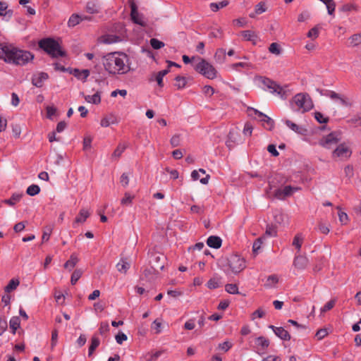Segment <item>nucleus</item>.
<instances>
[{
	"instance_id": "1",
	"label": "nucleus",
	"mask_w": 361,
	"mask_h": 361,
	"mask_svg": "<svg viewBox=\"0 0 361 361\" xmlns=\"http://www.w3.org/2000/svg\"><path fill=\"white\" fill-rule=\"evenodd\" d=\"M102 63L110 75H123L130 70L128 56L121 52L107 54L103 57Z\"/></svg>"
},
{
	"instance_id": "2",
	"label": "nucleus",
	"mask_w": 361,
	"mask_h": 361,
	"mask_svg": "<svg viewBox=\"0 0 361 361\" xmlns=\"http://www.w3.org/2000/svg\"><path fill=\"white\" fill-rule=\"evenodd\" d=\"M0 59L6 63L24 66L34 59V55L11 44L0 43Z\"/></svg>"
},
{
	"instance_id": "3",
	"label": "nucleus",
	"mask_w": 361,
	"mask_h": 361,
	"mask_svg": "<svg viewBox=\"0 0 361 361\" xmlns=\"http://www.w3.org/2000/svg\"><path fill=\"white\" fill-rule=\"evenodd\" d=\"M291 108L294 111L305 113L313 108L312 101L306 93H298L295 94L290 101Z\"/></svg>"
},
{
	"instance_id": "4",
	"label": "nucleus",
	"mask_w": 361,
	"mask_h": 361,
	"mask_svg": "<svg viewBox=\"0 0 361 361\" xmlns=\"http://www.w3.org/2000/svg\"><path fill=\"white\" fill-rule=\"evenodd\" d=\"M39 47L54 58L65 55V52L61 49L59 42L51 38L41 39L39 42Z\"/></svg>"
},
{
	"instance_id": "5",
	"label": "nucleus",
	"mask_w": 361,
	"mask_h": 361,
	"mask_svg": "<svg viewBox=\"0 0 361 361\" xmlns=\"http://www.w3.org/2000/svg\"><path fill=\"white\" fill-rule=\"evenodd\" d=\"M256 81L262 85L264 90H267L273 94L276 93L282 99L286 98L284 89L274 81L262 76L257 77Z\"/></svg>"
},
{
	"instance_id": "6",
	"label": "nucleus",
	"mask_w": 361,
	"mask_h": 361,
	"mask_svg": "<svg viewBox=\"0 0 361 361\" xmlns=\"http://www.w3.org/2000/svg\"><path fill=\"white\" fill-rule=\"evenodd\" d=\"M195 70L208 79H214L216 77L217 71L215 68L203 59L195 64Z\"/></svg>"
},
{
	"instance_id": "7",
	"label": "nucleus",
	"mask_w": 361,
	"mask_h": 361,
	"mask_svg": "<svg viewBox=\"0 0 361 361\" xmlns=\"http://www.w3.org/2000/svg\"><path fill=\"white\" fill-rule=\"evenodd\" d=\"M249 114L252 116V112L256 116V118H257L262 123V126L267 130H271L274 128V122L273 119L267 116L266 114L259 111L258 110L254 108L248 109Z\"/></svg>"
},
{
	"instance_id": "8",
	"label": "nucleus",
	"mask_w": 361,
	"mask_h": 361,
	"mask_svg": "<svg viewBox=\"0 0 361 361\" xmlns=\"http://www.w3.org/2000/svg\"><path fill=\"white\" fill-rule=\"evenodd\" d=\"M228 265L232 272L238 274L242 271L246 267L244 259L239 255H231L228 259Z\"/></svg>"
},
{
	"instance_id": "9",
	"label": "nucleus",
	"mask_w": 361,
	"mask_h": 361,
	"mask_svg": "<svg viewBox=\"0 0 361 361\" xmlns=\"http://www.w3.org/2000/svg\"><path fill=\"white\" fill-rule=\"evenodd\" d=\"M130 18L133 22L142 27L147 26L143 15L137 11V6L133 1H130Z\"/></svg>"
},
{
	"instance_id": "10",
	"label": "nucleus",
	"mask_w": 361,
	"mask_h": 361,
	"mask_svg": "<svg viewBox=\"0 0 361 361\" xmlns=\"http://www.w3.org/2000/svg\"><path fill=\"white\" fill-rule=\"evenodd\" d=\"M340 140L337 133H331L319 140V145L326 149H331L336 145Z\"/></svg>"
},
{
	"instance_id": "11",
	"label": "nucleus",
	"mask_w": 361,
	"mask_h": 361,
	"mask_svg": "<svg viewBox=\"0 0 361 361\" xmlns=\"http://www.w3.org/2000/svg\"><path fill=\"white\" fill-rule=\"evenodd\" d=\"M299 188L286 185L283 188H279L274 191V197L279 200H285L291 196L295 192L298 191Z\"/></svg>"
},
{
	"instance_id": "12",
	"label": "nucleus",
	"mask_w": 361,
	"mask_h": 361,
	"mask_svg": "<svg viewBox=\"0 0 361 361\" xmlns=\"http://www.w3.org/2000/svg\"><path fill=\"white\" fill-rule=\"evenodd\" d=\"M350 155L351 151L350 148L344 144L339 145L332 153L334 158L338 157L341 159H348Z\"/></svg>"
},
{
	"instance_id": "13",
	"label": "nucleus",
	"mask_w": 361,
	"mask_h": 361,
	"mask_svg": "<svg viewBox=\"0 0 361 361\" xmlns=\"http://www.w3.org/2000/svg\"><path fill=\"white\" fill-rule=\"evenodd\" d=\"M49 78V75L44 72H37L33 74L32 77V84L37 87H41L44 85V82Z\"/></svg>"
},
{
	"instance_id": "14",
	"label": "nucleus",
	"mask_w": 361,
	"mask_h": 361,
	"mask_svg": "<svg viewBox=\"0 0 361 361\" xmlns=\"http://www.w3.org/2000/svg\"><path fill=\"white\" fill-rule=\"evenodd\" d=\"M255 343L258 352L264 351L269 345V341L264 336H259L255 338Z\"/></svg>"
},
{
	"instance_id": "15",
	"label": "nucleus",
	"mask_w": 361,
	"mask_h": 361,
	"mask_svg": "<svg viewBox=\"0 0 361 361\" xmlns=\"http://www.w3.org/2000/svg\"><path fill=\"white\" fill-rule=\"evenodd\" d=\"M269 328L271 329L274 334L279 337L281 339L284 341H289L290 336L288 332L282 327H275L273 325H270Z\"/></svg>"
},
{
	"instance_id": "16",
	"label": "nucleus",
	"mask_w": 361,
	"mask_h": 361,
	"mask_svg": "<svg viewBox=\"0 0 361 361\" xmlns=\"http://www.w3.org/2000/svg\"><path fill=\"white\" fill-rule=\"evenodd\" d=\"M308 264V259L302 255H297L293 260V265L298 269H304Z\"/></svg>"
},
{
	"instance_id": "17",
	"label": "nucleus",
	"mask_w": 361,
	"mask_h": 361,
	"mask_svg": "<svg viewBox=\"0 0 361 361\" xmlns=\"http://www.w3.org/2000/svg\"><path fill=\"white\" fill-rule=\"evenodd\" d=\"M274 221L275 223L281 225L283 226H286L289 224V218L288 215L276 211L274 214Z\"/></svg>"
},
{
	"instance_id": "18",
	"label": "nucleus",
	"mask_w": 361,
	"mask_h": 361,
	"mask_svg": "<svg viewBox=\"0 0 361 361\" xmlns=\"http://www.w3.org/2000/svg\"><path fill=\"white\" fill-rule=\"evenodd\" d=\"M239 134L235 130H231L228 135V140L226 141V145L229 149L234 147L235 144H238L240 142Z\"/></svg>"
},
{
	"instance_id": "19",
	"label": "nucleus",
	"mask_w": 361,
	"mask_h": 361,
	"mask_svg": "<svg viewBox=\"0 0 361 361\" xmlns=\"http://www.w3.org/2000/svg\"><path fill=\"white\" fill-rule=\"evenodd\" d=\"M13 11L8 9V4L6 2L0 1V16L5 18L6 20L11 18Z\"/></svg>"
},
{
	"instance_id": "20",
	"label": "nucleus",
	"mask_w": 361,
	"mask_h": 361,
	"mask_svg": "<svg viewBox=\"0 0 361 361\" xmlns=\"http://www.w3.org/2000/svg\"><path fill=\"white\" fill-rule=\"evenodd\" d=\"M222 240L218 236L212 235L207 238V244L209 247L218 249L221 246Z\"/></svg>"
},
{
	"instance_id": "21",
	"label": "nucleus",
	"mask_w": 361,
	"mask_h": 361,
	"mask_svg": "<svg viewBox=\"0 0 361 361\" xmlns=\"http://www.w3.org/2000/svg\"><path fill=\"white\" fill-rule=\"evenodd\" d=\"M130 267V264L127 261V259L124 258H121L116 264L117 270L122 274H126Z\"/></svg>"
},
{
	"instance_id": "22",
	"label": "nucleus",
	"mask_w": 361,
	"mask_h": 361,
	"mask_svg": "<svg viewBox=\"0 0 361 361\" xmlns=\"http://www.w3.org/2000/svg\"><path fill=\"white\" fill-rule=\"evenodd\" d=\"M100 8V5L96 1H89L86 5V11L91 14L99 13Z\"/></svg>"
},
{
	"instance_id": "23",
	"label": "nucleus",
	"mask_w": 361,
	"mask_h": 361,
	"mask_svg": "<svg viewBox=\"0 0 361 361\" xmlns=\"http://www.w3.org/2000/svg\"><path fill=\"white\" fill-rule=\"evenodd\" d=\"M222 286L221 279L218 276H214L209 280L207 286L209 289H216Z\"/></svg>"
},
{
	"instance_id": "24",
	"label": "nucleus",
	"mask_w": 361,
	"mask_h": 361,
	"mask_svg": "<svg viewBox=\"0 0 361 361\" xmlns=\"http://www.w3.org/2000/svg\"><path fill=\"white\" fill-rule=\"evenodd\" d=\"M79 259L75 254H72L70 259L64 264V268L72 270L78 262Z\"/></svg>"
},
{
	"instance_id": "25",
	"label": "nucleus",
	"mask_w": 361,
	"mask_h": 361,
	"mask_svg": "<svg viewBox=\"0 0 361 361\" xmlns=\"http://www.w3.org/2000/svg\"><path fill=\"white\" fill-rule=\"evenodd\" d=\"M84 98L88 103L98 104L101 102L100 92L98 91L93 95H85Z\"/></svg>"
},
{
	"instance_id": "26",
	"label": "nucleus",
	"mask_w": 361,
	"mask_h": 361,
	"mask_svg": "<svg viewBox=\"0 0 361 361\" xmlns=\"http://www.w3.org/2000/svg\"><path fill=\"white\" fill-rule=\"evenodd\" d=\"M267 8L264 2L261 1L255 6V12L250 14V18H255L256 15L262 14L267 11Z\"/></svg>"
},
{
	"instance_id": "27",
	"label": "nucleus",
	"mask_w": 361,
	"mask_h": 361,
	"mask_svg": "<svg viewBox=\"0 0 361 361\" xmlns=\"http://www.w3.org/2000/svg\"><path fill=\"white\" fill-rule=\"evenodd\" d=\"M285 123L289 128H290L293 131L297 133L303 134L306 131L305 128L298 126L297 124L289 120H286Z\"/></svg>"
},
{
	"instance_id": "28",
	"label": "nucleus",
	"mask_w": 361,
	"mask_h": 361,
	"mask_svg": "<svg viewBox=\"0 0 361 361\" xmlns=\"http://www.w3.org/2000/svg\"><path fill=\"white\" fill-rule=\"evenodd\" d=\"M74 75L80 80L85 81L87 77L90 75V71L87 69H84L80 71L78 69H75Z\"/></svg>"
},
{
	"instance_id": "29",
	"label": "nucleus",
	"mask_w": 361,
	"mask_h": 361,
	"mask_svg": "<svg viewBox=\"0 0 361 361\" xmlns=\"http://www.w3.org/2000/svg\"><path fill=\"white\" fill-rule=\"evenodd\" d=\"M89 216L90 213L88 212V211L85 209H82L80 211L78 216L75 218V223H83L86 221Z\"/></svg>"
},
{
	"instance_id": "30",
	"label": "nucleus",
	"mask_w": 361,
	"mask_h": 361,
	"mask_svg": "<svg viewBox=\"0 0 361 361\" xmlns=\"http://www.w3.org/2000/svg\"><path fill=\"white\" fill-rule=\"evenodd\" d=\"M81 21H82V17L78 14H73L69 18L68 21V25L69 27H75L78 25Z\"/></svg>"
},
{
	"instance_id": "31",
	"label": "nucleus",
	"mask_w": 361,
	"mask_h": 361,
	"mask_svg": "<svg viewBox=\"0 0 361 361\" xmlns=\"http://www.w3.org/2000/svg\"><path fill=\"white\" fill-rule=\"evenodd\" d=\"M214 59L217 63H222L226 59V50L220 48L215 53Z\"/></svg>"
},
{
	"instance_id": "32",
	"label": "nucleus",
	"mask_w": 361,
	"mask_h": 361,
	"mask_svg": "<svg viewBox=\"0 0 361 361\" xmlns=\"http://www.w3.org/2000/svg\"><path fill=\"white\" fill-rule=\"evenodd\" d=\"M228 1L224 0L218 3H211L209 7L211 10L214 12L218 11L220 8L226 7L228 4Z\"/></svg>"
},
{
	"instance_id": "33",
	"label": "nucleus",
	"mask_w": 361,
	"mask_h": 361,
	"mask_svg": "<svg viewBox=\"0 0 361 361\" xmlns=\"http://www.w3.org/2000/svg\"><path fill=\"white\" fill-rule=\"evenodd\" d=\"M127 147V145L120 143L112 154L113 159H118Z\"/></svg>"
},
{
	"instance_id": "34",
	"label": "nucleus",
	"mask_w": 361,
	"mask_h": 361,
	"mask_svg": "<svg viewBox=\"0 0 361 361\" xmlns=\"http://www.w3.org/2000/svg\"><path fill=\"white\" fill-rule=\"evenodd\" d=\"M278 282L279 279L276 275H270L267 277V281L264 283V286L267 288H271L274 287Z\"/></svg>"
},
{
	"instance_id": "35",
	"label": "nucleus",
	"mask_w": 361,
	"mask_h": 361,
	"mask_svg": "<svg viewBox=\"0 0 361 361\" xmlns=\"http://www.w3.org/2000/svg\"><path fill=\"white\" fill-rule=\"evenodd\" d=\"M324 3L327 8L328 13L333 15L336 9V3L334 0H321Z\"/></svg>"
},
{
	"instance_id": "36",
	"label": "nucleus",
	"mask_w": 361,
	"mask_h": 361,
	"mask_svg": "<svg viewBox=\"0 0 361 361\" xmlns=\"http://www.w3.org/2000/svg\"><path fill=\"white\" fill-rule=\"evenodd\" d=\"M240 35L246 41H255L257 39V35L251 30L242 31Z\"/></svg>"
},
{
	"instance_id": "37",
	"label": "nucleus",
	"mask_w": 361,
	"mask_h": 361,
	"mask_svg": "<svg viewBox=\"0 0 361 361\" xmlns=\"http://www.w3.org/2000/svg\"><path fill=\"white\" fill-rule=\"evenodd\" d=\"M100 341L98 337L94 336L91 339V344L89 348L88 355L90 356L94 350L99 345Z\"/></svg>"
},
{
	"instance_id": "38",
	"label": "nucleus",
	"mask_w": 361,
	"mask_h": 361,
	"mask_svg": "<svg viewBox=\"0 0 361 361\" xmlns=\"http://www.w3.org/2000/svg\"><path fill=\"white\" fill-rule=\"evenodd\" d=\"M303 243V237L302 234L298 233L297 234L293 240V245L295 247V248L298 250V252H299L301 249L302 244Z\"/></svg>"
},
{
	"instance_id": "39",
	"label": "nucleus",
	"mask_w": 361,
	"mask_h": 361,
	"mask_svg": "<svg viewBox=\"0 0 361 361\" xmlns=\"http://www.w3.org/2000/svg\"><path fill=\"white\" fill-rule=\"evenodd\" d=\"M10 328L12 329L13 334H16V330L20 326V319L18 317H13L10 319Z\"/></svg>"
},
{
	"instance_id": "40",
	"label": "nucleus",
	"mask_w": 361,
	"mask_h": 361,
	"mask_svg": "<svg viewBox=\"0 0 361 361\" xmlns=\"http://www.w3.org/2000/svg\"><path fill=\"white\" fill-rule=\"evenodd\" d=\"M341 11L343 12L357 11L358 6L354 3H349L342 6Z\"/></svg>"
},
{
	"instance_id": "41",
	"label": "nucleus",
	"mask_w": 361,
	"mask_h": 361,
	"mask_svg": "<svg viewBox=\"0 0 361 361\" xmlns=\"http://www.w3.org/2000/svg\"><path fill=\"white\" fill-rule=\"evenodd\" d=\"M23 195L19 193L13 194L10 199L6 200L4 202L10 206L14 205L17 202L20 201Z\"/></svg>"
},
{
	"instance_id": "42",
	"label": "nucleus",
	"mask_w": 361,
	"mask_h": 361,
	"mask_svg": "<svg viewBox=\"0 0 361 361\" xmlns=\"http://www.w3.org/2000/svg\"><path fill=\"white\" fill-rule=\"evenodd\" d=\"M116 123V119H115V118H114L113 116H105V117H104V118L101 120L100 125H101L102 127H108V126H109L111 124H113V123Z\"/></svg>"
},
{
	"instance_id": "43",
	"label": "nucleus",
	"mask_w": 361,
	"mask_h": 361,
	"mask_svg": "<svg viewBox=\"0 0 361 361\" xmlns=\"http://www.w3.org/2000/svg\"><path fill=\"white\" fill-rule=\"evenodd\" d=\"M186 83H187V80H186V78L185 77L177 76L175 78V84H174V85L178 89H183V88H184L185 87V85H186Z\"/></svg>"
},
{
	"instance_id": "44",
	"label": "nucleus",
	"mask_w": 361,
	"mask_h": 361,
	"mask_svg": "<svg viewBox=\"0 0 361 361\" xmlns=\"http://www.w3.org/2000/svg\"><path fill=\"white\" fill-rule=\"evenodd\" d=\"M19 283L20 282L18 279H11L8 284L5 287V291L7 293L11 292L18 287Z\"/></svg>"
},
{
	"instance_id": "45",
	"label": "nucleus",
	"mask_w": 361,
	"mask_h": 361,
	"mask_svg": "<svg viewBox=\"0 0 361 361\" xmlns=\"http://www.w3.org/2000/svg\"><path fill=\"white\" fill-rule=\"evenodd\" d=\"M351 46L355 47L361 44V34H355L349 38Z\"/></svg>"
},
{
	"instance_id": "46",
	"label": "nucleus",
	"mask_w": 361,
	"mask_h": 361,
	"mask_svg": "<svg viewBox=\"0 0 361 361\" xmlns=\"http://www.w3.org/2000/svg\"><path fill=\"white\" fill-rule=\"evenodd\" d=\"M40 192V188L37 185H30L26 190L27 195L30 196H34L37 195Z\"/></svg>"
},
{
	"instance_id": "47",
	"label": "nucleus",
	"mask_w": 361,
	"mask_h": 361,
	"mask_svg": "<svg viewBox=\"0 0 361 361\" xmlns=\"http://www.w3.org/2000/svg\"><path fill=\"white\" fill-rule=\"evenodd\" d=\"M169 72V69H165L159 71L156 77V80L159 85V86H163V78Z\"/></svg>"
},
{
	"instance_id": "48",
	"label": "nucleus",
	"mask_w": 361,
	"mask_h": 361,
	"mask_svg": "<svg viewBox=\"0 0 361 361\" xmlns=\"http://www.w3.org/2000/svg\"><path fill=\"white\" fill-rule=\"evenodd\" d=\"M225 290L230 294H238V288L236 284L228 283L225 286Z\"/></svg>"
},
{
	"instance_id": "49",
	"label": "nucleus",
	"mask_w": 361,
	"mask_h": 361,
	"mask_svg": "<svg viewBox=\"0 0 361 361\" xmlns=\"http://www.w3.org/2000/svg\"><path fill=\"white\" fill-rule=\"evenodd\" d=\"M164 257L161 255L159 254H154L151 257V262H153L154 263L157 264V268H159L160 269H162L164 268V264H159L160 260L163 259Z\"/></svg>"
},
{
	"instance_id": "50",
	"label": "nucleus",
	"mask_w": 361,
	"mask_h": 361,
	"mask_svg": "<svg viewBox=\"0 0 361 361\" xmlns=\"http://www.w3.org/2000/svg\"><path fill=\"white\" fill-rule=\"evenodd\" d=\"M82 271L80 269H75L72 274L71 282L73 285H75L79 279L81 277Z\"/></svg>"
},
{
	"instance_id": "51",
	"label": "nucleus",
	"mask_w": 361,
	"mask_h": 361,
	"mask_svg": "<svg viewBox=\"0 0 361 361\" xmlns=\"http://www.w3.org/2000/svg\"><path fill=\"white\" fill-rule=\"evenodd\" d=\"M133 199V195H131L129 193L126 192L124 197L121 200V204L122 205H130L132 204Z\"/></svg>"
},
{
	"instance_id": "52",
	"label": "nucleus",
	"mask_w": 361,
	"mask_h": 361,
	"mask_svg": "<svg viewBox=\"0 0 361 361\" xmlns=\"http://www.w3.org/2000/svg\"><path fill=\"white\" fill-rule=\"evenodd\" d=\"M329 97L332 99H338L341 104H342V105H344V106L348 105L347 101L345 99L341 97L340 95L336 93L335 92L331 91L329 94Z\"/></svg>"
},
{
	"instance_id": "53",
	"label": "nucleus",
	"mask_w": 361,
	"mask_h": 361,
	"mask_svg": "<svg viewBox=\"0 0 361 361\" xmlns=\"http://www.w3.org/2000/svg\"><path fill=\"white\" fill-rule=\"evenodd\" d=\"M319 33V28L318 26H315L309 30V32H307V37L312 39H315L318 37Z\"/></svg>"
},
{
	"instance_id": "54",
	"label": "nucleus",
	"mask_w": 361,
	"mask_h": 361,
	"mask_svg": "<svg viewBox=\"0 0 361 361\" xmlns=\"http://www.w3.org/2000/svg\"><path fill=\"white\" fill-rule=\"evenodd\" d=\"M150 44L154 49H159L164 47V43L156 38H152L150 39Z\"/></svg>"
},
{
	"instance_id": "55",
	"label": "nucleus",
	"mask_w": 361,
	"mask_h": 361,
	"mask_svg": "<svg viewBox=\"0 0 361 361\" xmlns=\"http://www.w3.org/2000/svg\"><path fill=\"white\" fill-rule=\"evenodd\" d=\"M336 299H332L330 301H329L322 309H321V312L323 313V312H327L330 310H331L335 304H336Z\"/></svg>"
},
{
	"instance_id": "56",
	"label": "nucleus",
	"mask_w": 361,
	"mask_h": 361,
	"mask_svg": "<svg viewBox=\"0 0 361 361\" xmlns=\"http://www.w3.org/2000/svg\"><path fill=\"white\" fill-rule=\"evenodd\" d=\"M109 331V325L108 322H101L99 328V332L101 335H104L106 333H107Z\"/></svg>"
},
{
	"instance_id": "57",
	"label": "nucleus",
	"mask_w": 361,
	"mask_h": 361,
	"mask_svg": "<svg viewBox=\"0 0 361 361\" xmlns=\"http://www.w3.org/2000/svg\"><path fill=\"white\" fill-rule=\"evenodd\" d=\"M232 347V344L228 341H225L222 343H219L218 345V350H222L224 352H227Z\"/></svg>"
},
{
	"instance_id": "58",
	"label": "nucleus",
	"mask_w": 361,
	"mask_h": 361,
	"mask_svg": "<svg viewBox=\"0 0 361 361\" xmlns=\"http://www.w3.org/2000/svg\"><path fill=\"white\" fill-rule=\"evenodd\" d=\"M269 50L271 53L276 54V55H279L281 53L279 44L275 42L271 43L270 44V46L269 47Z\"/></svg>"
},
{
	"instance_id": "59",
	"label": "nucleus",
	"mask_w": 361,
	"mask_h": 361,
	"mask_svg": "<svg viewBox=\"0 0 361 361\" xmlns=\"http://www.w3.org/2000/svg\"><path fill=\"white\" fill-rule=\"evenodd\" d=\"M11 128L13 136L18 138L21 134V127L18 124H13Z\"/></svg>"
},
{
	"instance_id": "60",
	"label": "nucleus",
	"mask_w": 361,
	"mask_h": 361,
	"mask_svg": "<svg viewBox=\"0 0 361 361\" xmlns=\"http://www.w3.org/2000/svg\"><path fill=\"white\" fill-rule=\"evenodd\" d=\"M338 215L339 221H340V222L342 224H346L348 223V216L347 215L346 213L339 210L338 213Z\"/></svg>"
},
{
	"instance_id": "61",
	"label": "nucleus",
	"mask_w": 361,
	"mask_h": 361,
	"mask_svg": "<svg viewBox=\"0 0 361 361\" xmlns=\"http://www.w3.org/2000/svg\"><path fill=\"white\" fill-rule=\"evenodd\" d=\"M92 138L90 136H85L83 140V149L87 150L91 148Z\"/></svg>"
},
{
	"instance_id": "62",
	"label": "nucleus",
	"mask_w": 361,
	"mask_h": 361,
	"mask_svg": "<svg viewBox=\"0 0 361 361\" xmlns=\"http://www.w3.org/2000/svg\"><path fill=\"white\" fill-rule=\"evenodd\" d=\"M314 118L320 123H326L328 121V118L324 117L320 112H316L314 114Z\"/></svg>"
},
{
	"instance_id": "63",
	"label": "nucleus",
	"mask_w": 361,
	"mask_h": 361,
	"mask_svg": "<svg viewBox=\"0 0 361 361\" xmlns=\"http://www.w3.org/2000/svg\"><path fill=\"white\" fill-rule=\"evenodd\" d=\"M265 234L269 235V236L275 237L277 235L276 228L274 226H267V228L266 229Z\"/></svg>"
},
{
	"instance_id": "64",
	"label": "nucleus",
	"mask_w": 361,
	"mask_h": 361,
	"mask_svg": "<svg viewBox=\"0 0 361 361\" xmlns=\"http://www.w3.org/2000/svg\"><path fill=\"white\" fill-rule=\"evenodd\" d=\"M116 342L118 344H122L123 341H126L128 339L127 336L123 333L119 332L115 337Z\"/></svg>"
}]
</instances>
